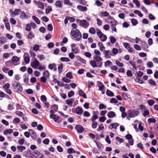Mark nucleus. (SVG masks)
Returning a JSON list of instances; mask_svg holds the SVG:
<instances>
[{"label":"nucleus","instance_id":"nucleus-1","mask_svg":"<svg viewBox=\"0 0 158 158\" xmlns=\"http://www.w3.org/2000/svg\"><path fill=\"white\" fill-rule=\"evenodd\" d=\"M70 35L77 41H80L82 38V35L80 31L77 29H72Z\"/></svg>","mask_w":158,"mask_h":158},{"label":"nucleus","instance_id":"nucleus-2","mask_svg":"<svg viewBox=\"0 0 158 158\" xmlns=\"http://www.w3.org/2000/svg\"><path fill=\"white\" fill-rule=\"evenodd\" d=\"M95 55L93 57L94 59L97 62H100L103 60V59L101 57V54L100 51L98 49L94 50Z\"/></svg>","mask_w":158,"mask_h":158},{"label":"nucleus","instance_id":"nucleus-3","mask_svg":"<svg viewBox=\"0 0 158 158\" xmlns=\"http://www.w3.org/2000/svg\"><path fill=\"white\" fill-rule=\"evenodd\" d=\"M96 34L98 36L100 39L101 41L104 42L107 39L106 35L103 34L99 29H96Z\"/></svg>","mask_w":158,"mask_h":158},{"label":"nucleus","instance_id":"nucleus-4","mask_svg":"<svg viewBox=\"0 0 158 158\" xmlns=\"http://www.w3.org/2000/svg\"><path fill=\"white\" fill-rule=\"evenodd\" d=\"M139 112L138 110H129L128 112V115L129 117L133 118L138 116Z\"/></svg>","mask_w":158,"mask_h":158},{"label":"nucleus","instance_id":"nucleus-5","mask_svg":"<svg viewBox=\"0 0 158 158\" xmlns=\"http://www.w3.org/2000/svg\"><path fill=\"white\" fill-rule=\"evenodd\" d=\"M12 85L17 91L21 92L23 90V88L19 83L15 81L13 82Z\"/></svg>","mask_w":158,"mask_h":158},{"label":"nucleus","instance_id":"nucleus-6","mask_svg":"<svg viewBox=\"0 0 158 158\" xmlns=\"http://www.w3.org/2000/svg\"><path fill=\"white\" fill-rule=\"evenodd\" d=\"M40 64L39 61L36 58H35L34 60L31 63V65L34 69H38Z\"/></svg>","mask_w":158,"mask_h":158},{"label":"nucleus","instance_id":"nucleus-7","mask_svg":"<svg viewBox=\"0 0 158 158\" xmlns=\"http://www.w3.org/2000/svg\"><path fill=\"white\" fill-rule=\"evenodd\" d=\"M83 111V110L82 108L79 106L77 107L76 109L73 108L72 109V111L73 113H76L79 115H81Z\"/></svg>","mask_w":158,"mask_h":158},{"label":"nucleus","instance_id":"nucleus-8","mask_svg":"<svg viewBox=\"0 0 158 158\" xmlns=\"http://www.w3.org/2000/svg\"><path fill=\"white\" fill-rule=\"evenodd\" d=\"M103 54L104 55V57L106 59H110L111 58V56H112V52L110 50H104L103 52Z\"/></svg>","mask_w":158,"mask_h":158},{"label":"nucleus","instance_id":"nucleus-9","mask_svg":"<svg viewBox=\"0 0 158 158\" xmlns=\"http://www.w3.org/2000/svg\"><path fill=\"white\" fill-rule=\"evenodd\" d=\"M21 10L20 9H15L14 11H13L11 10H10V16L11 17H14L15 16L18 15L20 13Z\"/></svg>","mask_w":158,"mask_h":158},{"label":"nucleus","instance_id":"nucleus-10","mask_svg":"<svg viewBox=\"0 0 158 158\" xmlns=\"http://www.w3.org/2000/svg\"><path fill=\"white\" fill-rule=\"evenodd\" d=\"M11 60L12 61H9L6 62V64L7 66L9 67V65L13 63V62H17L19 60V59L17 56H13Z\"/></svg>","mask_w":158,"mask_h":158},{"label":"nucleus","instance_id":"nucleus-11","mask_svg":"<svg viewBox=\"0 0 158 158\" xmlns=\"http://www.w3.org/2000/svg\"><path fill=\"white\" fill-rule=\"evenodd\" d=\"M106 22L108 23L111 24H114V23H117V21L110 16H109L108 17L105 19Z\"/></svg>","mask_w":158,"mask_h":158},{"label":"nucleus","instance_id":"nucleus-12","mask_svg":"<svg viewBox=\"0 0 158 158\" xmlns=\"http://www.w3.org/2000/svg\"><path fill=\"white\" fill-rule=\"evenodd\" d=\"M80 25L81 26L84 28H87L89 26V23L86 20L83 19L80 21Z\"/></svg>","mask_w":158,"mask_h":158},{"label":"nucleus","instance_id":"nucleus-13","mask_svg":"<svg viewBox=\"0 0 158 158\" xmlns=\"http://www.w3.org/2000/svg\"><path fill=\"white\" fill-rule=\"evenodd\" d=\"M34 3L38 7L42 10L44 9V3L40 1H37L36 0H34L33 1Z\"/></svg>","mask_w":158,"mask_h":158},{"label":"nucleus","instance_id":"nucleus-14","mask_svg":"<svg viewBox=\"0 0 158 158\" xmlns=\"http://www.w3.org/2000/svg\"><path fill=\"white\" fill-rule=\"evenodd\" d=\"M75 128L79 133H81L84 131L85 129L83 127L80 125H76Z\"/></svg>","mask_w":158,"mask_h":158},{"label":"nucleus","instance_id":"nucleus-15","mask_svg":"<svg viewBox=\"0 0 158 158\" xmlns=\"http://www.w3.org/2000/svg\"><path fill=\"white\" fill-rule=\"evenodd\" d=\"M98 113V111H94L93 112V116L91 118V120L93 122H95V120L98 118L97 114Z\"/></svg>","mask_w":158,"mask_h":158},{"label":"nucleus","instance_id":"nucleus-16","mask_svg":"<svg viewBox=\"0 0 158 158\" xmlns=\"http://www.w3.org/2000/svg\"><path fill=\"white\" fill-rule=\"evenodd\" d=\"M19 17L21 19H28L29 17L26 15L24 11H21V10L20 12Z\"/></svg>","mask_w":158,"mask_h":158},{"label":"nucleus","instance_id":"nucleus-17","mask_svg":"<svg viewBox=\"0 0 158 158\" xmlns=\"http://www.w3.org/2000/svg\"><path fill=\"white\" fill-rule=\"evenodd\" d=\"M33 155L38 158H44V156L42 154L40 153L39 152L35 151L33 153Z\"/></svg>","mask_w":158,"mask_h":158},{"label":"nucleus","instance_id":"nucleus-18","mask_svg":"<svg viewBox=\"0 0 158 158\" xmlns=\"http://www.w3.org/2000/svg\"><path fill=\"white\" fill-rule=\"evenodd\" d=\"M119 125V124L117 123H112L109 126V128L110 129L113 128L116 129Z\"/></svg>","mask_w":158,"mask_h":158},{"label":"nucleus","instance_id":"nucleus-19","mask_svg":"<svg viewBox=\"0 0 158 158\" xmlns=\"http://www.w3.org/2000/svg\"><path fill=\"white\" fill-rule=\"evenodd\" d=\"M74 100L73 98L67 99L66 100V103L70 107H71L73 106V103L74 102Z\"/></svg>","mask_w":158,"mask_h":158},{"label":"nucleus","instance_id":"nucleus-20","mask_svg":"<svg viewBox=\"0 0 158 158\" xmlns=\"http://www.w3.org/2000/svg\"><path fill=\"white\" fill-rule=\"evenodd\" d=\"M97 85L99 90L102 91L104 89V85L102 82L100 81H98Z\"/></svg>","mask_w":158,"mask_h":158},{"label":"nucleus","instance_id":"nucleus-21","mask_svg":"<svg viewBox=\"0 0 158 158\" xmlns=\"http://www.w3.org/2000/svg\"><path fill=\"white\" fill-rule=\"evenodd\" d=\"M77 8L79 10L83 12H85L86 11L87 8L86 6H83L81 5H78L77 6Z\"/></svg>","mask_w":158,"mask_h":158},{"label":"nucleus","instance_id":"nucleus-22","mask_svg":"<svg viewBox=\"0 0 158 158\" xmlns=\"http://www.w3.org/2000/svg\"><path fill=\"white\" fill-rule=\"evenodd\" d=\"M117 25L116 23H114V24L110 25L111 29L112 30V32L113 33L114 32L117 33V31L116 28V26Z\"/></svg>","mask_w":158,"mask_h":158},{"label":"nucleus","instance_id":"nucleus-23","mask_svg":"<svg viewBox=\"0 0 158 158\" xmlns=\"http://www.w3.org/2000/svg\"><path fill=\"white\" fill-rule=\"evenodd\" d=\"M107 115L109 118H112L116 116V114L114 112L110 111L108 112Z\"/></svg>","mask_w":158,"mask_h":158},{"label":"nucleus","instance_id":"nucleus-24","mask_svg":"<svg viewBox=\"0 0 158 158\" xmlns=\"http://www.w3.org/2000/svg\"><path fill=\"white\" fill-rule=\"evenodd\" d=\"M6 39L4 37H0V46L6 42Z\"/></svg>","mask_w":158,"mask_h":158},{"label":"nucleus","instance_id":"nucleus-25","mask_svg":"<svg viewBox=\"0 0 158 158\" xmlns=\"http://www.w3.org/2000/svg\"><path fill=\"white\" fill-rule=\"evenodd\" d=\"M13 132V130L11 129L5 130L3 134L5 135H7L8 134H10Z\"/></svg>","mask_w":158,"mask_h":158},{"label":"nucleus","instance_id":"nucleus-26","mask_svg":"<svg viewBox=\"0 0 158 158\" xmlns=\"http://www.w3.org/2000/svg\"><path fill=\"white\" fill-rule=\"evenodd\" d=\"M78 93L79 94L80 96H82L84 98H87L85 94L82 90H79Z\"/></svg>","mask_w":158,"mask_h":158},{"label":"nucleus","instance_id":"nucleus-27","mask_svg":"<svg viewBox=\"0 0 158 158\" xmlns=\"http://www.w3.org/2000/svg\"><path fill=\"white\" fill-rule=\"evenodd\" d=\"M98 45L99 47L100 51L103 52L105 50V48L102 42H99L98 43Z\"/></svg>","mask_w":158,"mask_h":158},{"label":"nucleus","instance_id":"nucleus-28","mask_svg":"<svg viewBox=\"0 0 158 158\" xmlns=\"http://www.w3.org/2000/svg\"><path fill=\"white\" fill-rule=\"evenodd\" d=\"M111 51L112 52V56H115L117 55L118 52V49L115 48H113Z\"/></svg>","mask_w":158,"mask_h":158},{"label":"nucleus","instance_id":"nucleus-29","mask_svg":"<svg viewBox=\"0 0 158 158\" xmlns=\"http://www.w3.org/2000/svg\"><path fill=\"white\" fill-rule=\"evenodd\" d=\"M90 64L91 66L94 68L97 67L96 61L95 60H91L90 62Z\"/></svg>","mask_w":158,"mask_h":158},{"label":"nucleus","instance_id":"nucleus-30","mask_svg":"<svg viewBox=\"0 0 158 158\" xmlns=\"http://www.w3.org/2000/svg\"><path fill=\"white\" fill-rule=\"evenodd\" d=\"M32 18L37 24H39L40 23V20L35 16L34 15L33 16H32Z\"/></svg>","mask_w":158,"mask_h":158},{"label":"nucleus","instance_id":"nucleus-31","mask_svg":"<svg viewBox=\"0 0 158 158\" xmlns=\"http://www.w3.org/2000/svg\"><path fill=\"white\" fill-rule=\"evenodd\" d=\"M100 14L103 17H108L110 16L109 13L106 11H102Z\"/></svg>","mask_w":158,"mask_h":158},{"label":"nucleus","instance_id":"nucleus-32","mask_svg":"<svg viewBox=\"0 0 158 158\" xmlns=\"http://www.w3.org/2000/svg\"><path fill=\"white\" fill-rule=\"evenodd\" d=\"M110 41L112 44H114L116 41V39L113 36H110L109 37Z\"/></svg>","mask_w":158,"mask_h":158},{"label":"nucleus","instance_id":"nucleus-33","mask_svg":"<svg viewBox=\"0 0 158 158\" xmlns=\"http://www.w3.org/2000/svg\"><path fill=\"white\" fill-rule=\"evenodd\" d=\"M106 94L107 96L110 97H113L114 96V93L108 89L106 90Z\"/></svg>","mask_w":158,"mask_h":158},{"label":"nucleus","instance_id":"nucleus-34","mask_svg":"<svg viewBox=\"0 0 158 158\" xmlns=\"http://www.w3.org/2000/svg\"><path fill=\"white\" fill-rule=\"evenodd\" d=\"M52 10V7L51 6H48V8L45 10L46 13L47 14H48Z\"/></svg>","mask_w":158,"mask_h":158},{"label":"nucleus","instance_id":"nucleus-35","mask_svg":"<svg viewBox=\"0 0 158 158\" xmlns=\"http://www.w3.org/2000/svg\"><path fill=\"white\" fill-rule=\"evenodd\" d=\"M17 148L19 150L18 151L22 152L25 149V147L22 146H18L17 147Z\"/></svg>","mask_w":158,"mask_h":158},{"label":"nucleus","instance_id":"nucleus-36","mask_svg":"<svg viewBox=\"0 0 158 158\" xmlns=\"http://www.w3.org/2000/svg\"><path fill=\"white\" fill-rule=\"evenodd\" d=\"M67 151L68 153L69 154L75 153L76 152L75 151L73 148H68Z\"/></svg>","mask_w":158,"mask_h":158},{"label":"nucleus","instance_id":"nucleus-37","mask_svg":"<svg viewBox=\"0 0 158 158\" xmlns=\"http://www.w3.org/2000/svg\"><path fill=\"white\" fill-rule=\"evenodd\" d=\"M24 60L26 64H28L30 62V58L28 56H25L24 57Z\"/></svg>","mask_w":158,"mask_h":158},{"label":"nucleus","instance_id":"nucleus-38","mask_svg":"<svg viewBox=\"0 0 158 158\" xmlns=\"http://www.w3.org/2000/svg\"><path fill=\"white\" fill-rule=\"evenodd\" d=\"M34 37L35 35L32 32H30L27 35L28 38L29 39H32Z\"/></svg>","mask_w":158,"mask_h":158},{"label":"nucleus","instance_id":"nucleus-39","mask_svg":"<svg viewBox=\"0 0 158 158\" xmlns=\"http://www.w3.org/2000/svg\"><path fill=\"white\" fill-rule=\"evenodd\" d=\"M55 5L57 7L61 8L62 7L61 2L59 1H58L56 2L55 3Z\"/></svg>","mask_w":158,"mask_h":158},{"label":"nucleus","instance_id":"nucleus-40","mask_svg":"<svg viewBox=\"0 0 158 158\" xmlns=\"http://www.w3.org/2000/svg\"><path fill=\"white\" fill-rule=\"evenodd\" d=\"M40 46L39 45L35 44L34 45L33 47V50L34 51H37L39 50Z\"/></svg>","mask_w":158,"mask_h":158},{"label":"nucleus","instance_id":"nucleus-41","mask_svg":"<svg viewBox=\"0 0 158 158\" xmlns=\"http://www.w3.org/2000/svg\"><path fill=\"white\" fill-rule=\"evenodd\" d=\"M134 12L135 14H137L140 17H142L143 16V14L139 10H135Z\"/></svg>","mask_w":158,"mask_h":158},{"label":"nucleus","instance_id":"nucleus-42","mask_svg":"<svg viewBox=\"0 0 158 158\" xmlns=\"http://www.w3.org/2000/svg\"><path fill=\"white\" fill-rule=\"evenodd\" d=\"M60 60L62 62H69L70 61V59L68 57H62L60 59Z\"/></svg>","mask_w":158,"mask_h":158},{"label":"nucleus","instance_id":"nucleus-43","mask_svg":"<svg viewBox=\"0 0 158 158\" xmlns=\"http://www.w3.org/2000/svg\"><path fill=\"white\" fill-rule=\"evenodd\" d=\"M148 83L151 85L154 86L156 85V83L152 79H151L148 80Z\"/></svg>","mask_w":158,"mask_h":158},{"label":"nucleus","instance_id":"nucleus-44","mask_svg":"<svg viewBox=\"0 0 158 158\" xmlns=\"http://www.w3.org/2000/svg\"><path fill=\"white\" fill-rule=\"evenodd\" d=\"M37 58L39 59L40 61H41L44 60L45 57L44 55H39L37 56Z\"/></svg>","mask_w":158,"mask_h":158},{"label":"nucleus","instance_id":"nucleus-45","mask_svg":"<svg viewBox=\"0 0 158 158\" xmlns=\"http://www.w3.org/2000/svg\"><path fill=\"white\" fill-rule=\"evenodd\" d=\"M116 64L118 67H122L124 66V64L123 63H121L118 61L116 60L115 61Z\"/></svg>","mask_w":158,"mask_h":158},{"label":"nucleus","instance_id":"nucleus-46","mask_svg":"<svg viewBox=\"0 0 158 158\" xmlns=\"http://www.w3.org/2000/svg\"><path fill=\"white\" fill-rule=\"evenodd\" d=\"M89 32L91 34H95L96 33V31L94 27H91L90 28L89 30Z\"/></svg>","mask_w":158,"mask_h":158},{"label":"nucleus","instance_id":"nucleus-47","mask_svg":"<svg viewBox=\"0 0 158 158\" xmlns=\"http://www.w3.org/2000/svg\"><path fill=\"white\" fill-rule=\"evenodd\" d=\"M133 2L135 4L137 7H139L140 6V4L138 0H133Z\"/></svg>","mask_w":158,"mask_h":158},{"label":"nucleus","instance_id":"nucleus-48","mask_svg":"<svg viewBox=\"0 0 158 158\" xmlns=\"http://www.w3.org/2000/svg\"><path fill=\"white\" fill-rule=\"evenodd\" d=\"M131 22L133 25L135 26L138 23V21L137 20L135 19H131Z\"/></svg>","mask_w":158,"mask_h":158},{"label":"nucleus","instance_id":"nucleus-49","mask_svg":"<svg viewBox=\"0 0 158 158\" xmlns=\"http://www.w3.org/2000/svg\"><path fill=\"white\" fill-rule=\"evenodd\" d=\"M65 76L66 77L69 78L70 79H72L73 77L72 73L70 72L66 74Z\"/></svg>","mask_w":158,"mask_h":158},{"label":"nucleus","instance_id":"nucleus-50","mask_svg":"<svg viewBox=\"0 0 158 158\" xmlns=\"http://www.w3.org/2000/svg\"><path fill=\"white\" fill-rule=\"evenodd\" d=\"M7 109L9 110H12L14 109L13 105L11 104H9L7 106Z\"/></svg>","mask_w":158,"mask_h":158},{"label":"nucleus","instance_id":"nucleus-51","mask_svg":"<svg viewBox=\"0 0 158 158\" xmlns=\"http://www.w3.org/2000/svg\"><path fill=\"white\" fill-rule=\"evenodd\" d=\"M59 116H57L56 115H54L52 117V119H53L54 122H56L59 120Z\"/></svg>","mask_w":158,"mask_h":158},{"label":"nucleus","instance_id":"nucleus-52","mask_svg":"<svg viewBox=\"0 0 158 158\" xmlns=\"http://www.w3.org/2000/svg\"><path fill=\"white\" fill-rule=\"evenodd\" d=\"M16 110H23V109L22 106L19 104H17L16 105Z\"/></svg>","mask_w":158,"mask_h":158},{"label":"nucleus","instance_id":"nucleus-53","mask_svg":"<svg viewBox=\"0 0 158 158\" xmlns=\"http://www.w3.org/2000/svg\"><path fill=\"white\" fill-rule=\"evenodd\" d=\"M147 66L149 68H151L153 66V64L152 61H149L147 64Z\"/></svg>","mask_w":158,"mask_h":158},{"label":"nucleus","instance_id":"nucleus-54","mask_svg":"<svg viewBox=\"0 0 158 158\" xmlns=\"http://www.w3.org/2000/svg\"><path fill=\"white\" fill-rule=\"evenodd\" d=\"M149 114V111L148 110H144L143 114V116L145 117Z\"/></svg>","mask_w":158,"mask_h":158},{"label":"nucleus","instance_id":"nucleus-55","mask_svg":"<svg viewBox=\"0 0 158 158\" xmlns=\"http://www.w3.org/2000/svg\"><path fill=\"white\" fill-rule=\"evenodd\" d=\"M41 100L43 102H45L47 101V98L44 95H42L40 97Z\"/></svg>","mask_w":158,"mask_h":158},{"label":"nucleus","instance_id":"nucleus-56","mask_svg":"<svg viewBox=\"0 0 158 158\" xmlns=\"http://www.w3.org/2000/svg\"><path fill=\"white\" fill-rule=\"evenodd\" d=\"M123 98L125 100H127L128 99V97L127 94L126 93H123L122 95Z\"/></svg>","mask_w":158,"mask_h":158},{"label":"nucleus","instance_id":"nucleus-57","mask_svg":"<svg viewBox=\"0 0 158 158\" xmlns=\"http://www.w3.org/2000/svg\"><path fill=\"white\" fill-rule=\"evenodd\" d=\"M104 128V127L103 126V124H101L99 126L98 128L97 129V131H99L101 130H102Z\"/></svg>","mask_w":158,"mask_h":158},{"label":"nucleus","instance_id":"nucleus-58","mask_svg":"<svg viewBox=\"0 0 158 158\" xmlns=\"http://www.w3.org/2000/svg\"><path fill=\"white\" fill-rule=\"evenodd\" d=\"M63 64H60L58 67V69L59 73H61L63 70Z\"/></svg>","mask_w":158,"mask_h":158},{"label":"nucleus","instance_id":"nucleus-59","mask_svg":"<svg viewBox=\"0 0 158 158\" xmlns=\"http://www.w3.org/2000/svg\"><path fill=\"white\" fill-rule=\"evenodd\" d=\"M97 23L99 26H101L102 25V21L99 18L97 19Z\"/></svg>","mask_w":158,"mask_h":158},{"label":"nucleus","instance_id":"nucleus-60","mask_svg":"<svg viewBox=\"0 0 158 158\" xmlns=\"http://www.w3.org/2000/svg\"><path fill=\"white\" fill-rule=\"evenodd\" d=\"M74 93L73 91H71L68 92V97L69 98H70L74 95Z\"/></svg>","mask_w":158,"mask_h":158},{"label":"nucleus","instance_id":"nucleus-61","mask_svg":"<svg viewBox=\"0 0 158 158\" xmlns=\"http://www.w3.org/2000/svg\"><path fill=\"white\" fill-rule=\"evenodd\" d=\"M15 113L16 115L20 117H22L23 115V113L21 111H16Z\"/></svg>","mask_w":158,"mask_h":158},{"label":"nucleus","instance_id":"nucleus-62","mask_svg":"<svg viewBox=\"0 0 158 158\" xmlns=\"http://www.w3.org/2000/svg\"><path fill=\"white\" fill-rule=\"evenodd\" d=\"M149 19L152 20H154L155 19V17L151 14H150L148 15Z\"/></svg>","mask_w":158,"mask_h":158},{"label":"nucleus","instance_id":"nucleus-63","mask_svg":"<svg viewBox=\"0 0 158 158\" xmlns=\"http://www.w3.org/2000/svg\"><path fill=\"white\" fill-rule=\"evenodd\" d=\"M44 76L45 77H49V73L47 70L45 71L43 73Z\"/></svg>","mask_w":158,"mask_h":158},{"label":"nucleus","instance_id":"nucleus-64","mask_svg":"<svg viewBox=\"0 0 158 158\" xmlns=\"http://www.w3.org/2000/svg\"><path fill=\"white\" fill-rule=\"evenodd\" d=\"M29 52L31 56L32 57L35 58V57L36 56V54L34 52L32 51L31 50H30Z\"/></svg>","mask_w":158,"mask_h":158}]
</instances>
